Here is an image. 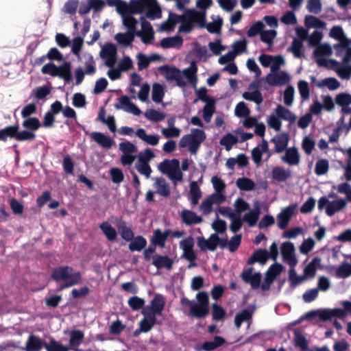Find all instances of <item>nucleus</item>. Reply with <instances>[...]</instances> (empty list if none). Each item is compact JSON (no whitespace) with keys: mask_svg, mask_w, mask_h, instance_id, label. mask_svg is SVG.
<instances>
[{"mask_svg":"<svg viewBox=\"0 0 351 351\" xmlns=\"http://www.w3.org/2000/svg\"><path fill=\"white\" fill-rule=\"evenodd\" d=\"M261 203L258 200L254 202V207L243 216V221L247 223L249 227H254L259 219L261 211Z\"/></svg>","mask_w":351,"mask_h":351,"instance_id":"nucleus-10","label":"nucleus"},{"mask_svg":"<svg viewBox=\"0 0 351 351\" xmlns=\"http://www.w3.org/2000/svg\"><path fill=\"white\" fill-rule=\"evenodd\" d=\"M219 237L217 233H213L210 234L208 239H206L204 237H197V245L202 251H215L218 245Z\"/></svg>","mask_w":351,"mask_h":351,"instance_id":"nucleus-8","label":"nucleus"},{"mask_svg":"<svg viewBox=\"0 0 351 351\" xmlns=\"http://www.w3.org/2000/svg\"><path fill=\"white\" fill-rule=\"evenodd\" d=\"M225 343V339L220 336H215L213 341H204L201 348H197V350L213 351L220 347Z\"/></svg>","mask_w":351,"mask_h":351,"instance_id":"nucleus-32","label":"nucleus"},{"mask_svg":"<svg viewBox=\"0 0 351 351\" xmlns=\"http://www.w3.org/2000/svg\"><path fill=\"white\" fill-rule=\"evenodd\" d=\"M123 25L127 28L128 32L135 34L137 36L141 37L142 42L145 44L149 43V40H146L142 31L136 32V25L138 21L131 14L122 19Z\"/></svg>","mask_w":351,"mask_h":351,"instance_id":"nucleus-11","label":"nucleus"},{"mask_svg":"<svg viewBox=\"0 0 351 351\" xmlns=\"http://www.w3.org/2000/svg\"><path fill=\"white\" fill-rule=\"evenodd\" d=\"M281 254L284 262L291 267H295L298 264V259L295 255V247L293 243L286 241L282 244Z\"/></svg>","mask_w":351,"mask_h":351,"instance_id":"nucleus-7","label":"nucleus"},{"mask_svg":"<svg viewBox=\"0 0 351 351\" xmlns=\"http://www.w3.org/2000/svg\"><path fill=\"white\" fill-rule=\"evenodd\" d=\"M346 206V200L344 199H339L337 200L330 201L328 205L326 207V214L329 216H333L337 212L343 209Z\"/></svg>","mask_w":351,"mask_h":351,"instance_id":"nucleus-25","label":"nucleus"},{"mask_svg":"<svg viewBox=\"0 0 351 351\" xmlns=\"http://www.w3.org/2000/svg\"><path fill=\"white\" fill-rule=\"evenodd\" d=\"M160 73L165 76L167 80H173L176 75L180 73V69L176 67H171L168 65H162L158 68Z\"/></svg>","mask_w":351,"mask_h":351,"instance_id":"nucleus-41","label":"nucleus"},{"mask_svg":"<svg viewBox=\"0 0 351 351\" xmlns=\"http://www.w3.org/2000/svg\"><path fill=\"white\" fill-rule=\"evenodd\" d=\"M335 103L341 107L349 106L351 104V95L346 93L337 94L335 97Z\"/></svg>","mask_w":351,"mask_h":351,"instance_id":"nucleus-64","label":"nucleus"},{"mask_svg":"<svg viewBox=\"0 0 351 351\" xmlns=\"http://www.w3.org/2000/svg\"><path fill=\"white\" fill-rule=\"evenodd\" d=\"M230 219L232 220L230 230L233 233H236L241 228L243 220L241 218V216H238L236 214L230 215Z\"/></svg>","mask_w":351,"mask_h":351,"instance_id":"nucleus-59","label":"nucleus"},{"mask_svg":"<svg viewBox=\"0 0 351 351\" xmlns=\"http://www.w3.org/2000/svg\"><path fill=\"white\" fill-rule=\"evenodd\" d=\"M319 317L322 321L330 320L332 317L343 319L346 316V311L343 308H335L332 309H320L308 312L305 315L306 318Z\"/></svg>","mask_w":351,"mask_h":351,"instance_id":"nucleus-3","label":"nucleus"},{"mask_svg":"<svg viewBox=\"0 0 351 351\" xmlns=\"http://www.w3.org/2000/svg\"><path fill=\"white\" fill-rule=\"evenodd\" d=\"M234 206L235 208L234 213L238 215V216H241L243 212L250 210V204L241 197H239L235 200Z\"/></svg>","mask_w":351,"mask_h":351,"instance_id":"nucleus-60","label":"nucleus"},{"mask_svg":"<svg viewBox=\"0 0 351 351\" xmlns=\"http://www.w3.org/2000/svg\"><path fill=\"white\" fill-rule=\"evenodd\" d=\"M329 168V162L326 159H319L317 161L315 167V173L317 176L326 174Z\"/></svg>","mask_w":351,"mask_h":351,"instance_id":"nucleus-55","label":"nucleus"},{"mask_svg":"<svg viewBox=\"0 0 351 351\" xmlns=\"http://www.w3.org/2000/svg\"><path fill=\"white\" fill-rule=\"evenodd\" d=\"M329 271L338 278H346L351 275V265L344 261L339 266H331Z\"/></svg>","mask_w":351,"mask_h":351,"instance_id":"nucleus-14","label":"nucleus"},{"mask_svg":"<svg viewBox=\"0 0 351 351\" xmlns=\"http://www.w3.org/2000/svg\"><path fill=\"white\" fill-rule=\"evenodd\" d=\"M45 348L47 351H69V348L66 346L62 345L59 341H57L53 338H51L49 343H46Z\"/></svg>","mask_w":351,"mask_h":351,"instance_id":"nucleus-49","label":"nucleus"},{"mask_svg":"<svg viewBox=\"0 0 351 351\" xmlns=\"http://www.w3.org/2000/svg\"><path fill=\"white\" fill-rule=\"evenodd\" d=\"M140 21L141 23L142 31L149 34V37L146 38V40H149L150 43L154 38V32L153 27L151 23L145 19V16H141L140 17Z\"/></svg>","mask_w":351,"mask_h":351,"instance_id":"nucleus-54","label":"nucleus"},{"mask_svg":"<svg viewBox=\"0 0 351 351\" xmlns=\"http://www.w3.org/2000/svg\"><path fill=\"white\" fill-rule=\"evenodd\" d=\"M119 103L114 104V108L117 110L123 109L124 111L132 113L136 116L141 114V110L132 103L128 95H123L119 98Z\"/></svg>","mask_w":351,"mask_h":351,"instance_id":"nucleus-9","label":"nucleus"},{"mask_svg":"<svg viewBox=\"0 0 351 351\" xmlns=\"http://www.w3.org/2000/svg\"><path fill=\"white\" fill-rule=\"evenodd\" d=\"M272 178L278 182H285L291 176L290 169H285L282 167H274L271 171Z\"/></svg>","mask_w":351,"mask_h":351,"instance_id":"nucleus-30","label":"nucleus"},{"mask_svg":"<svg viewBox=\"0 0 351 351\" xmlns=\"http://www.w3.org/2000/svg\"><path fill=\"white\" fill-rule=\"evenodd\" d=\"M180 217L182 221L186 226H191L193 224H198L202 221V217L197 215L192 210L184 209L181 213Z\"/></svg>","mask_w":351,"mask_h":351,"instance_id":"nucleus-18","label":"nucleus"},{"mask_svg":"<svg viewBox=\"0 0 351 351\" xmlns=\"http://www.w3.org/2000/svg\"><path fill=\"white\" fill-rule=\"evenodd\" d=\"M16 130L17 125H15V124L0 130V141H6L8 138H14Z\"/></svg>","mask_w":351,"mask_h":351,"instance_id":"nucleus-52","label":"nucleus"},{"mask_svg":"<svg viewBox=\"0 0 351 351\" xmlns=\"http://www.w3.org/2000/svg\"><path fill=\"white\" fill-rule=\"evenodd\" d=\"M70 336L69 348V350L74 347H79L84 339V333L80 330H73L69 331Z\"/></svg>","mask_w":351,"mask_h":351,"instance_id":"nucleus-29","label":"nucleus"},{"mask_svg":"<svg viewBox=\"0 0 351 351\" xmlns=\"http://www.w3.org/2000/svg\"><path fill=\"white\" fill-rule=\"evenodd\" d=\"M165 96L163 86L159 83H154L152 86V100L156 103H160Z\"/></svg>","mask_w":351,"mask_h":351,"instance_id":"nucleus-45","label":"nucleus"},{"mask_svg":"<svg viewBox=\"0 0 351 351\" xmlns=\"http://www.w3.org/2000/svg\"><path fill=\"white\" fill-rule=\"evenodd\" d=\"M282 160L289 165H297L300 162V155L295 147L287 149L285 154L282 156Z\"/></svg>","mask_w":351,"mask_h":351,"instance_id":"nucleus-23","label":"nucleus"},{"mask_svg":"<svg viewBox=\"0 0 351 351\" xmlns=\"http://www.w3.org/2000/svg\"><path fill=\"white\" fill-rule=\"evenodd\" d=\"M147 240L141 235L134 237L129 244L128 248L131 252H140L147 245Z\"/></svg>","mask_w":351,"mask_h":351,"instance_id":"nucleus-35","label":"nucleus"},{"mask_svg":"<svg viewBox=\"0 0 351 351\" xmlns=\"http://www.w3.org/2000/svg\"><path fill=\"white\" fill-rule=\"evenodd\" d=\"M173 263V259L170 258L167 255L156 254L152 256V265L158 269L165 268L171 269Z\"/></svg>","mask_w":351,"mask_h":351,"instance_id":"nucleus-16","label":"nucleus"},{"mask_svg":"<svg viewBox=\"0 0 351 351\" xmlns=\"http://www.w3.org/2000/svg\"><path fill=\"white\" fill-rule=\"evenodd\" d=\"M145 317L139 322L140 330L143 332L150 331L156 322L154 313H144Z\"/></svg>","mask_w":351,"mask_h":351,"instance_id":"nucleus-22","label":"nucleus"},{"mask_svg":"<svg viewBox=\"0 0 351 351\" xmlns=\"http://www.w3.org/2000/svg\"><path fill=\"white\" fill-rule=\"evenodd\" d=\"M46 342L35 335H30L26 341L25 347L21 350L25 351H40L45 348Z\"/></svg>","mask_w":351,"mask_h":351,"instance_id":"nucleus-12","label":"nucleus"},{"mask_svg":"<svg viewBox=\"0 0 351 351\" xmlns=\"http://www.w3.org/2000/svg\"><path fill=\"white\" fill-rule=\"evenodd\" d=\"M99 228L109 241L115 240L117 237L116 230L108 221L101 223Z\"/></svg>","mask_w":351,"mask_h":351,"instance_id":"nucleus-44","label":"nucleus"},{"mask_svg":"<svg viewBox=\"0 0 351 351\" xmlns=\"http://www.w3.org/2000/svg\"><path fill=\"white\" fill-rule=\"evenodd\" d=\"M206 138L204 130L197 128L191 129V133L184 135L179 141V147L181 148L189 146V151L191 154H196L200 145Z\"/></svg>","mask_w":351,"mask_h":351,"instance_id":"nucleus-1","label":"nucleus"},{"mask_svg":"<svg viewBox=\"0 0 351 351\" xmlns=\"http://www.w3.org/2000/svg\"><path fill=\"white\" fill-rule=\"evenodd\" d=\"M51 278L56 282L65 281L64 285H75L80 283L81 274L69 266H60L53 269Z\"/></svg>","mask_w":351,"mask_h":351,"instance_id":"nucleus-2","label":"nucleus"},{"mask_svg":"<svg viewBox=\"0 0 351 351\" xmlns=\"http://www.w3.org/2000/svg\"><path fill=\"white\" fill-rule=\"evenodd\" d=\"M16 132H15L14 139L18 141H33L36 138V134L27 129L19 131V125L18 123Z\"/></svg>","mask_w":351,"mask_h":351,"instance_id":"nucleus-34","label":"nucleus"},{"mask_svg":"<svg viewBox=\"0 0 351 351\" xmlns=\"http://www.w3.org/2000/svg\"><path fill=\"white\" fill-rule=\"evenodd\" d=\"M23 128L32 131H36L41 127V123L37 117H27L22 123Z\"/></svg>","mask_w":351,"mask_h":351,"instance_id":"nucleus-47","label":"nucleus"},{"mask_svg":"<svg viewBox=\"0 0 351 351\" xmlns=\"http://www.w3.org/2000/svg\"><path fill=\"white\" fill-rule=\"evenodd\" d=\"M153 180L155 181L154 186L156 189V193L163 197H168L171 192L169 185L165 179L163 177H156Z\"/></svg>","mask_w":351,"mask_h":351,"instance_id":"nucleus-17","label":"nucleus"},{"mask_svg":"<svg viewBox=\"0 0 351 351\" xmlns=\"http://www.w3.org/2000/svg\"><path fill=\"white\" fill-rule=\"evenodd\" d=\"M275 111L278 118L289 121V124L293 123L296 120L295 114L280 104L277 106Z\"/></svg>","mask_w":351,"mask_h":351,"instance_id":"nucleus-28","label":"nucleus"},{"mask_svg":"<svg viewBox=\"0 0 351 351\" xmlns=\"http://www.w3.org/2000/svg\"><path fill=\"white\" fill-rule=\"evenodd\" d=\"M117 47L114 44L106 43L102 47L99 56L101 58H106L107 57L117 55Z\"/></svg>","mask_w":351,"mask_h":351,"instance_id":"nucleus-56","label":"nucleus"},{"mask_svg":"<svg viewBox=\"0 0 351 351\" xmlns=\"http://www.w3.org/2000/svg\"><path fill=\"white\" fill-rule=\"evenodd\" d=\"M172 162L175 164L176 167L168 175L169 178L172 181L174 186H176L178 182L182 181L183 178V173L180 168L179 160L176 158L172 159Z\"/></svg>","mask_w":351,"mask_h":351,"instance_id":"nucleus-33","label":"nucleus"},{"mask_svg":"<svg viewBox=\"0 0 351 351\" xmlns=\"http://www.w3.org/2000/svg\"><path fill=\"white\" fill-rule=\"evenodd\" d=\"M316 63L319 67H326L335 71L342 79L348 80L351 76V66L343 69L339 68V62L334 59L326 60V58H318Z\"/></svg>","mask_w":351,"mask_h":351,"instance_id":"nucleus-4","label":"nucleus"},{"mask_svg":"<svg viewBox=\"0 0 351 351\" xmlns=\"http://www.w3.org/2000/svg\"><path fill=\"white\" fill-rule=\"evenodd\" d=\"M165 305V298L162 295L157 294L152 300V312L154 315H161Z\"/></svg>","mask_w":351,"mask_h":351,"instance_id":"nucleus-36","label":"nucleus"},{"mask_svg":"<svg viewBox=\"0 0 351 351\" xmlns=\"http://www.w3.org/2000/svg\"><path fill=\"white\" fill-rule=\"evenodd\" d=\"M242 96L245 99L253 101L257 105H260L263 101V95L258 90H255L253 92H244Z\"/></svg>","mask_w":351,"mask_h":351,"instance_id":"nucleus-48","label":"nucleus"},{"mask_svg":"<svg viewBox=\"0 0 351 351\" xmlns=\"http://www.w3.org/2000/svg\"><path fill=\"white\" fill-rule=\"evenodd\" d=\"M166 240L165 239L162 231L158 228L154 231V234L152 237L151 242L154 246H159L164 247Z\"/></svg>","mask_w":351,"mask_h":351,"instance_id":"nucleus-58","label":"nucleus"},{"mask_svg":"<svg viewBox=\"0 0 351 351\" xmlns=\"http://www.w3.org/2000/svg\"><path fill=\"white\" fill-rule=\"evenodd\" d=\"M238 141V138L236 136L231 133L226 134L220 140V144L224 145L226 149L229 151L232 149V146L236 144Z\"/></svg>","mask_w":351,"mask_h":351,"instance_id":"nucleus-53","label":"nucleus"},{"mask_svg":"<svg viewBox=\"0 0 351 351\" xmlns=\"http://www.w3.org/2000/svg\"><path fill=\"white\" fill-rule=\"evenodd\" d=\"M284 267L282 264L275 263L270 265L265 274L266 285H269L273 280L282 271Z\"/></svg>","mask_w":351,"mask_h":351,"instance_id":"nucleus-21","label":"nucleus"},{"mask_svg":"<svg viewBox=\"0 0 351 351\" xmlns=\"http://www.w3.org/2000/svg\"><path fill=\"white\" fill-rule=\"evenodd\" d=\"M215 111V100L213 99L206 103L203 108V118L206 123L210 121L211 117Z\"/></svg>","mask_w":351,"mask_h":351,"instance_id":"nucleus-51","label":"nucleus"},{"mask_svg":"<svg viewBox=\"0 0 351 351\" xmlns=\"http://www.w3.org/2000/svg\"><path fill=\"white\" fill-rule=\"evenodd\" d=\"M83 43H84L83 37L77 36L73 39L72 46H71V52L77 57L78 60L81 59L80 52L82 49Z\"/></svg>","mask_w":351,"mask_h":351,"instance_id":"nucleus-61","label":"nucleus"},{"mask_svg":"<svg viewBox=\"0 0 351 351\" xmlns=\"http://www.w3.org/2000/svg\"><path fill=\"white\" fill-rule=\"evenodd\" d=\"M332 53L331 46L328 43L319 44L313 51V56L316 60L322 56H330Z\"/></svg>","mask_w":351,"mask_h":351,"instance_id":"nucleus-42","label":"nucleus"},{"mask_svg":"<svg viewBox=\"0 0 351 351\" xmlns=\"http://www.w3.org/2000/svg\"><path fill=\"white\" fill-rule=\"evenodd\" d=\"M186 12L188 14H199L202 18V21L199 23V27L202 28L206 27L208 32L213 34L219 33L220 32V29L223 23V19L221 17L218 16L217 20L214 23H209L208 25H206V12L204 10L203 12H198L195 9H189Z\"/></svg>","mask_w":351,"mask_h":351,"instance_id":"nucleus-5","label":"nucleus"},{"mask_svg":"<svg viewBox=\"0 0 351 351\" xmlns=\"http://www.w3.org/2000/svg\"><path fill=\"white\" fill-rule=\"evenodd\" d=\"M297 208L296 204H291L282 209L281 212L277 215V223L280 229L285 230L292 217L295 214Z\"/></svg>","mask_w":351,"mask_h":351,"instance_id":"nucleus-6","label":"nucleus"},{"mask_svg":"<svg viewBox=\"0 0 351 351\" xmlns=\"http://www.w3.org/2000/svg\"><path fill=\"white\" fill-rule=\"evenodd\" d=\"M145 117L148 120L154 122H160L165 119V114L160 112L155 109H149L147 110L146 112H145Z\"/></svg>","mask_w":351,"mask_h":351,"instance_id":"nucleus-57","label":"nucleus"},{"mask_svg":"<svg viewBox=\"0 0 351 351\" xmlns=\"http://www.w3.org/2000/svg\"><path fill=\"white\" fill-rule=\"evenodd\" d=\"M276 34L277 32L274 29L263 31L261 33V40L262 42L271 46L273 43V40L276 36Z\"/></svg>","mask_w":351,"mask_h":351,"instance_id":"nucleus-63","label":"nucleus"},{"mask_svg":"<svg viewBox=\"0 0 351 351\" xmlns=\"http://www.w3.org/2000/svg\"><path fill=\"white\" fill-rule=\"evenodd\" d=\"M330 287H317L314 289H308L302 295V298L305 302H313L318 295L319 291H326Z\"/></svg>","mask_w":351,"mask_h":351,"instance_id":"nucleus-38","label":"nucleus"},{"mask_svg":"<svg viewBox=\"0 0 351 351\" xmlns=\"http://www.w3.org/2000/svg\"><path fill=\"white\" fill-rule=\"evenodd\" d=\"M304 24L309 28H324L326 27V22L313 15L305 16Z\"/></svg>","mask_w":351,"mask_h":351,"instance_id":"nucleus-43","label":"nucleus"},{"mask_svg":"<svg viewBox=\"0 0 351 351\" xmlns=\"http://www.w3.org/2000/svg\"><path fill=\"white\" fill-rule=\"evenodd\" d=\"M253 267H249L243 269L241 274V278L245 283H249L250 285H261V274L259 272L252 274ZM262 285H265L262 284Z\"/></svg>","mask_w":351,"mask_h":351,"instance_id":"nucleus-13","label":"nucleus"},{"mask_svg":"<svg viewBox=\"0 0 351 351\" xmlns=\"http://www.w3.org/2000/svg\"><path fill=\"white\" fill-rule=\"evenodd\" d=\"M90 137L98 145L104 149H110L114 144V141L110 136H106L102 132H93L90 134Z\"/></svg>","mask_w":351,"mask_h":351,"instance_id":"nucleus-15","label":"nucleus"},{"mask_svg":"<svg viewBox=\"0 0 351 351\" xmlns=\"http://www.w3.org/2000/svg\"><path fill=\"white\" fill-rule=\"evenodd\" d=\"M271 142L274 143V152L282 153L287 147L289 135L287 133H282L271 138Z\"/></svg>","mask_w":351,"mask_h":351,"instance_id":"nucleus-19","label":"nucleus"},{"mask_svg":"<svg viewBox=\"0 0 351 351\" xmlns=\"http://www.w3.org/2000/svg\"><path fill=\"white\" fill-rule=\"evenodd\" d=\"M321 262V258L316 256L304 267V274L302 275L304 281L315 277L316 274V265Z\"/></svg>","mask_w":351,"mask_h":351,"instance_id":"nucleus-27","label":"nucleus"},{"mask_svg":"<svg viewBox=\"0 0 351 351\" xmlns=\"http://www.w3.org/2000/svg\"><path fill=\"white\" fill-rule=\"evenodd\" d=\"M202 197V191L195 181H193L190 184V197L189 201L193 206L197 205L199 199Z\"/></svg>","mask_w":351,"mask_h":351,"instance_id":"nucleus-37","label":"nucleus"},{"mask_svg":"<svg viewBox=\"0 0 351 351\" xmlns=\"http://www.w3.org/2000/svg\"><path fill=\"white\" fill-rule=\"evenodd\" d=\"M252 313L247 309H243L238 313L234 317V324L237 328L241 327L243 322L250 319Z\"/></svg>","mask_w":351,"mask_h":351,"instance_id":"nucleus-50","label":"nucleus"},{"mask_svg":"<svg viewBox=\"0 0 351 351\" xmlns=\"http://www.w3.org/2000/svg\"><path fill=\"white\" fill-rule=\"evenodd\" d=\"M135 36H136L135 34L127 32L125 33L117 34L114 38L120 45L127 47L132 44Z\"/></svg>","mask_w":351,"mask_h":351,"instance_id":"nucleus-39","label":"nucleus"},{"mask_svg":"<svg viewBox=\"0 0 351 351\" xmlns=\"http://www.w3.org/2000/svg\"><path fill=\"white\" fill-rule=\"evenodd\" d=\"M268 259L269 252L266 250L259 248L254 252L247 263V265H252L255 263H259L264 265Z\"/></svg>","mask_w":351,"mask_h":351,"instance_id":"nucleus-24","label":"nucleus"},{"mask_svg":"<svg viewBox=\"0 0 351 351\" xmlns=\"http://www.w3.org/2000/svg\"><path fill=\"white\" fill-rule=\"evenodd\" d=\"M136 135L139 138L152 146L158 145L159 141V137L158 135L147 134L143 128H138L136 132Z\"/></svg>","mask_w":351,"mask_h":351,"instance_id":"nucleus-31","label":"nucleus"},{"mask_svg":"<svg viewBox=\"0 0 351 351\" xmlns=\"http://www.w3.org/2000/svg\"><path fill=\"white\" fill-rule=\"evenodd\" d=\"M183 44V39L180 36L176 35L172 37L164 38L160 41V46L164 49L180 48Z\"/></svg>","mask_w":351,"mask_h":351,"instance_id":"nucleus-26","label":"nucleus"},{"mask_svg":"<svg viewBox=\"0 0 351 351\" xmlns=\"http://www.w3.org/2000/svg\"><path fill=\"white\" fill-rule=\"evenodd\" d=\"M237 186L241 191H251L255 189V183L248 178H240L236 181Z\"/></svg>","mask_w":351,"mask_h":351,"instance_id":"nucleus-40","label":"nucleus"},{"mask_svg":"<svg viewBox=\"0 0 351 351\" xmlns=\"http://www.w3.org/2000/svg\"><path fill=\"white\" fill-rule=\"evenodd\" d=\"M250 113V109L247 107L244 101L239 102L234 110V114L237 117H246Z\"/></svg>","mask_w":351,"mask_h":351,"instance_id":"nucleus-62","label":"nucleus"},{"mask_svg":"<svg viewBox=\"0 0 351 351\" xmlns=\"http://www.w3.org/2000/svg\"><path fill=\"white\" fill-rule=\"evenodd\" d=\"M303 47V41L294 38L291 45L287 48V51H291L294 56L300 58L302 56V49Z\"/></svg>","mask_w":351,"mask_h":351,"instance_id":"nucleus-46","label":"nucleus"},{"mask_svg":"<svg viewBox=\"0 0 351 351\" xmlns=\"http://www.w3.org/2000/svg\"><path fill=\"white\" fill-rule=\"evenodd\" d=\"M209 313V307H206L196 302L192 305L187 314L189 317L197 319L204 318Z\"/></svg>","mask_w":351,"mask_h":351,"instance_id":"nucleus-20","label":"nucleus"}]
</instances>
